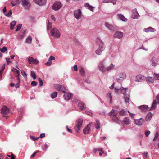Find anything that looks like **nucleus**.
I'll list each match as a JSON object with an SVG mask.
<instances>
[{
	"label": "nucleus",
	"mask_w": 159,
	"mask_h": 159,
	"mask_svg": "<svg viewBox=\"0 0 159 159\" xmlns=\"http://www.w3.org/2000/svg\"><path fill=\"white\" fill-rule=\"evenodd\" d=\"M96 42L99 44V46L95 52L97 55H100L101 54L102 52L105 49V47L103 42L100 39L97 38Z\"/></svg>",
	"instance_id": "nucleus-1"
},
{
	"label": "nucleus",
	"mask_w": 159,
	"mask_h": 159,
	"mask_svg": "<svg viewBox=\"0 0 159 159\" xmlns=\"http://www.w3.org/2000/svg\"><path fill=\"white\" fill-rule=\"evenodd\" d=\"M156 104L157 102L156 100H154L153 101V103L150 108L148 107V105H143L139 106V108L141 109L143 111H150L155 109L156 108Z\"/></svg>",
	"instance_id": "nucleus-2"
},
{
	"label": "nucleus",
	"mask_w": 159,
	"mask_h": 159,
	"mask_svg": "<svg viewBox=\"0 0 159 159\" xmlns=\"http://www.w3.org/2000/svg\"><path fill=\"white\" fill-rule=\"evenodd\" d=\"M50 33L51 36L55 38H59L61 34L59 30L55 27L51 29Z\"/></svg>",
	"instance_id": "nucleus-3"
},
{
	"label": "nucleus",
	"mask_w": 159,
	"mask_h": 159,
	"mask_svg": "<svg viewBox=\"0 0 159 159\" xmlns=\"http://www.w3.org/2000/svg\"><path fill=\"white\" fill-rule=\"evenodd\" d=\"M63 5L59 1H57L53 4L52 8L55 11H58L62 7Z\"/></svg>",
	"instance_id": "nucleus-4"
},
{
	"label": "nucleus",
	"mask_w": 159,
	"mask_h": 159,
	"mask_svg": "<svg viewBox=\"0 0 159 159\" xmlns=\"http://www.w3.org/2000/svg\"><path fill=\"white\" fill-rule=\"evenodd\" d=\"M12 71L15 73L16 76L17 77V79L18 81V83L16 84L15 86L16 88H17L19 87V84L20 83V79L19 78V76L20 75V73L19 71L16 68H13L12 69Z\"/></svg>",
	"instance_id": "nucleus-5"
},
{
	"label": "nucleus",
	"mask_w": 159,
	"mask_h": 159,
	"mask_svg": "<svg viewBox=\"0 0 159 159\" xmlns=\"http://www.w3.org/2000/svg\"><path fill=\"white\" fill-rule=\"evenodd\" d=\"M73 14L77 20L80 19L82 16L80 9L74 10L73 12Z\"/></svg>",
	"instance_id": "nucleus-6"
},
{
	"label": "nucleus",
	"mask_w": 159,
	"mask_h": 159,
	"mask_svg": "<svg viewBox=\"0 0 159 159\" xmlns=\"http://www.w3.org/2000/svg\"><path fill=\"white\" fill-rule=\"evenodd\" d=\"M30 1V0H22L21 5L25 9L28 10L31 6Z\"/></svg>",
	"instance_id": "nucleus-7"
},
{
	"label": "nucleus",
	"mask_w": 159,
	"mask_h": 159,
	"mask_svg": "<svg viewBox=\"0 0 159 159\" xmlns=\"http://www.w3.org/2000/svg\"><path fill=\"white\" fill-rule=\"evenodd\" d=\"M83 122V120L82 119H80L77 120V124L74 128L76 132H78L80 130L82 126Z\"/></svg>",
	"instance_id": "nucleus-8"
},
{
	"label": "nucleus",
	"mask_w": 159,
	"mask_h": 159,
	"mask_svg": "<svg viewBox=\"0 0 159 159\" xmlns=\"http://www.w3.org/2000/svg\"><path fill=\"white\" fill-rule=\"evenodd\" d=\"M54 87L57 90L63 93H65L66 91V89L65 87L59 84H55Z\"/></svg>",
	"instance_id": "nucleus-9"
},
{
	"label": "nucleus",
	"mask_w": 159,
	"mask_h": 159,
	"mask_svg": "<svg viewBox=\"0 0 159 159\" xmlns=\"http://www.w3.org/2000/svg\"><path fill=\"white\" fill-rule=\"evenodd\" d=\"M132 14L131 15V17L132 18L134 19L139 18L140 16L139 14L137 9L136 8L132 9L131 10Z\"/></svg>",
	"instance_id": "nucleus-10"
},
{
	"label": "nucleus",
	"mask_w": 159,
	"mask_h": 159,
	"mask_svg": "<svg viewBox=\"0 0 159 159\" xmlns=\"http://www.w3.org/2000/svg\"><path fill=\"white\" fill-rule=\"evenodd\" d=\"M146 77L139 74L136 77L135 81L138 82H141L145 80Z\"/></svg>",
	"instance_id": "nucleus-11"
},
{
	"label": "nucleus",
	"mask_w": 159,
	"mask_h": 159,
	"mask_svg": "<svg viewBox=\"0 0 159 159\" xmlns=\"http://www.w3.org/2000/svg\"><path fill=\"white\" fill-rule=\"evenodd\" d=\"M158 63V61L157 59L154 57H152L151 60L150 61V64L151 65L155 67L156 66Z\"/></svg>",
	"instance_id": "nucleus-12"
},
{
	"label": "nucleus",
	"mask_w": 159,
	"mask_h": 159,
	"mask_svg": "<svg viewBox=\"0 0 159 159\" xmlns=\"http://www.w3.org/2000/svg\"><path fill=\"white\" fill-rule=\"evenodd\" d=\"M123 35V33L120 31H116L114 34V37L115 38H117L119 39H121Z\"/></svg>",
	"instance_id": "nucleus-13"
},
{
	"label": "nucleus",
	"mask_w": 159,
	"mask_h": 159,
	"mask_svg": "<svg viewBox=\"0 0 159 159\" xmlns=\"http://www.w3.org/2000/svg\"><path fill=\"white\" fill-rule=\"evenodd\" d=\"M98 68L100 71L103 72L106 71V68L105 67V65L103 62H101L99 63Z\"/></svg>",
	"instance_id": "nucleus-14"
},
{
	"label": "nucleus",
	"mask_w": 159,
	"mask_h": 159,
	"mask_svg": "<svg viewBox=\"0 0 159 159\" xmlns=\"http://www.w3.org/2000/svg\"><path fill=\"white\" fill-rule=\"evenodd\" d=\"M34 1L38 5L42 6L46 4V0H34Z\"/></svg>",
	"instance_id": "nucleus-15"
},
{
	"label": "nucleus",
	"mask_w": 159,
	"mask_h": 159,
	"mask_svg": "<svg viewBox=\"0 0 159 159\" xmlns=\"http://www.w3.org/2000/svg\"><path fill=\"white\" fill-rule=\"evenodd\" d=\"M28 61L29 64H33L34 63L37 64L39 63V61L37 59H34L32 57H30L28 58Z\"/></svg>",
	"instance_id": "nucleus-16"
},
{
	"label": "nucleus",
	"mask_w": 159,
	"mask_h": 159,
	"mask_svg": "<svg viewBox=\"0 0 159 159\" xmlns=\"http://www.w3.org/2000/svg\"><path fill=\"white\" fill-rule=\"evenodd\" d=\"M9 112V110L8 108L3 106L1 110V114L2 115H6Z\"/></svg>",
	"instance_id": "nucleus-17"
},
{
	"label": "nucleus",
	"mask_w": 159,
	"mask_h": 159,
	"mask_svg": "<svg viewBox=\"0 0 159 159\" xmlns=\"http://www.w3.org/2000/svg\"><path fill=\"white\" fill-rule=\"evenodd\" d=\"M144 121L143 119L141 118L139 119H135L134 120L135 123L136 125L140 126L142 125Z\"/></svg>",
	"instance_id": "nucleus-18"
},
{
	"label": "nucleus",
	"mask_w": 159,
	"mask_h": 159,
	"mask_svg": "<svg viewBox=\"0 0 159 159\" xmlns=\"http://www.w3.org/2000/svg\"><path fill=\"white\" fill-rule=\"evenodd\" d=\"M115 91L116 92H117V91H120L121 93L123 94H125L126 93V89L125 88H117L116 87H115Z\"/></svg>",
	"instance_id": "nucleus-19"
},
{
	"label": "nucleus",
	"mask_w": 159,
	"mask_h": 159,
	"mask_svg": "<svg viewBox=\"0 0 159 159\" xmlns=\"http://www.w3.org/2000/svg\"><path fill=\"white\" fill-rule=\"evenodd\" d=\"M105 26L109 30L111 31H114L116 29V27L115 26L110 25L107 22L105 23Z\"/></svg>",
	"instance_id": "nucleus-20"
},
{
	"label": "nucleus",
	"mask_w": 159,
	"mask_h": 159,
	"mask_svg": "<svg viewBox=\"0 0 159 159\" xmlns=\"http://www.w3.org/2000/svg\"><path fill=\"white\" fill-rule=\"evenodd\" d=\"M90 125L88 124L83 130V133L85 134H88L90 131Z\"/></svg>",
	"instance_id": "nucleus-21"
},
{
	"label": "nucleus",
	"mask_w": 159,
	"mask_h": 159,
	"mask_svg": "<svg viewBox=\"0 0 159 159\" xmlns=\"http://www.w3.org/2000/svg\"><path fill=\"white\" fill-rule=\"evenodd\" d=\"M78 105L79 108L81 110H83L85 107L86 105L83 102L80 101L79 102Z\"/></svg>",
	"instance_id": "nucleus-22"
},
{
	"label": "nucleus",
	"mask_w": 159,
	"mask_h": 159,
	"mask_svg": "<svg viewBox=\"0 0 159 159\" xmlns=\"http://www.w3.org/2000/svg\"><path fill=\"white\" fill-rule=\"evenodd\" d=\"M71 94L68 93H65L63 95L64 98L67 100H70L71 98Z\"/></svg>",
	"instance_id": "nucleus-23"
},
{
	"label": "nucleus",
	"mask_w": 159,
	"mask_h": 159,
	"mask_svg": "<svg viewBox=\"0 0 159 159\" xmlns=\"http://www.w3.org/2000/svg\"><path fill=\"white\" fill-rule=\"evenodd\" d=\"M143 31L145 32H148L149 31L152 32H154L156 31V29L152 27H149L147 28H145L143 30Z\"/></svg>",
	"instance_id": "nucleus-24"
},
{
	"label": "nucleus",
	"mask_w": 159,
	"mask_h": 159,
	"mask_svg": "<svg viewBox=\"0 0 159 159\" xmlns=\"http://www.w3.org/2000/svg\"><path fill=\"white\" fill-rule=\"evenodd\" d=\"M123 122L126 125H128L130 124L131 120L128 117H125L123 119Z\"/></svg>",
	"instance_id": "nucleus-25"
},
{
	"label": "nucleus",
	"mask_w": 159,
	"mask_h": 159,
	"mask_svg": "<svg viewBox=\"0 0 159 159\" xmlns=\"http://www.w3.org/2000/svg\"><path fill=\"white\" fill-rule=\"evenodd\" d=\"M25 31L24 30L18 35L17 39L18 40H21L24 37L25 34Z\"/></svg>",
	"instance_id": "nucleus-26"
},
{
	"label": "nucleus",
	"mask_w": 159,
	"mask_h": 159,
	"mask_svg": "<svg viewBox=\"0 0 159 159\" xmlns=\"http://www.w3.org/2000/svg\"><path fill=\"white\" fill-rule=\"evenodd\" d=\"M118 111L116 110L113 109L110 112L109 115L111 116H116L118 113Z\"/></svg>",
	"instance_id": "nucleus-27"
},
{
	"label": "nucleus",
	"mask_w": 159,
	"mask_h": 159,
	"mask_svg": "<svg viewBox=\"0 0 159 159\" xmlns=\"http://www.w3.org/2000/svg\"><path fill=\"white\" fill-rule=\"evenodd\" d=\"M154 79L155 78H153L152 77H146L145 80H146L147 82L149 84H151L153 83L154 82Z\"/></svg>",
	"instance_id": "nucleus-28"
},
{
	"label": "nucleus",
	"mask_w": 159,
	"mask_h": 159,
	"mask_svg": "<svg viewBox=\"0 0 159 159\" xmlns=\"http://www.w3.org/2000/svg\"><path fill=\"white\" fill-rule=\"evenodd\" d=\"M79 70L80 75L83 76H84L85 75V71L84 69L82 67H80L79 68Z\"/></svg>",
	"instance_id": "nucleus-29"
},
{
	"label": "nucleus",
	"mask_w": 159,
	"mask_h": 159,
	"mask_svg": "<svg viewBox=\"0 0 159 159\" xmlns=\"http://www.w3.org/2000/svg\"><path fill=\"white\" fill-rule=\"evenodd\" d=\"M84 6L85 7H87L91 11H93V9L94 7L90 5L88 3H86L85 4Z\"/></svg>",
	"instance_id": "nucleus-30"
},
{
	"label": "nucleus",
	"mask_w": 159,
	"mask_h": 159,
	"mask_svg": "<svg viewBox=\"0 0 159 159\" xmlns=\"http://www.w3.org/2000/svg\"><path fill=\"white\" fill-rule=\"evenodd\" d=\"M118 16L119 18L122 20L124 22H126L127 21L128 19L125 17L122 14H119Z\"/></svg>",
	"instance_id": "nucleus-31"
},
{
	"label": "nucleus",
	"mask_w": 159,
	"mask_h": 159,
	"mask_svg": "<svg viewBox=\"0 0 159 159\" xmlns=\"http://www.w3.org/2000/svg\"><path fill=\"white\" fill-rule=\"evenodd\" d=\"M115 67V65L112 64H111L110 65L107 67L106 69V71H108L110 70L113 69Z\"/></svg>",
	"instance_id": "nucleus-32"
},
{
	"label": "nucleus",
	"mask_w": 159,
	"mask_h": 159,
	"mask_svg": "<svg viewBox=\"0 0 159 159\" xmlns=\"http://www.w3.org/2000/svg\"><path fill=\"white\" fill-rule=\"evenodd\" d=\"M4 68L5 66H0V79H2V75Z\"/></svg>",
	"instance_id": "nucleus-33"
},
{
	"label": "nucleus",
	"mask_w": 159,
	"mask_h": 159,
	"mask_svg": "<svg viewBox=\"0 0 159 159\" xmlns=\"http://www.w3.org/2000/svg\"><path fill=\"white\" fill-rule=\"evenodd\" d=\"M119 76L120 78H121L123 79H125L126 78V74L125 72H121L119 75Z\"/></svg>",
	"instance_id": "nucleus-34"
},
{
	"label": "nucleus",
	"mask_w": 159,
	"mask_h": 159,
	"mask_svg": "<svg viewBox=\"0 0 159 159\" xmlns=\"http://www.w3.org/2000/svg\"><path fill=\"white\" fill-rule=\"evenodd\" d=\"M152 116V114L150 112L148 113L146 118V120L147 121H149Z\"/></svg>",
	"instance_id": "nucleus-35"
},
{
	"label": "nucleus",
	"mask_w": 159,
	"mask_h": 159,
	"mask_svg": "<svg viewBox=\"0 0 159 159\" xmlns=\"http://www.w3.org/2000/svg\"><path fill=\"white\" fill-rule=\"evenodd\" d=\"M129 96L128 94H125L124 96V98L125 102L126 103H128L129 101Z\"/></svg>",
	"instance_id": "nucleus-36"
},
{
	"label": "nucleus",
	"mask_w": 159,
	"mask_h": 159,
	"mask_svg": "<svg viewBox=\"0 0 159 159\" xmlns=\"http://www.w3.org/2000/svg\"><path fill=\"white\" fill-rule=\"evenodd\" d=\"M96 121L95 127L96 129H98L100 128V123L98 120H96Z\"/></svg>",
	"instance_id": "nucleus-37"
},
{
	"label": "nucleus",
	"mask_w": 159,
	"mask_h": 159,
	"mask_svg": "<svg viewBox=\"0 0 159 159\" xmlns=\"http://www.w3.org/2000/svg\"><path fill=\"white\" fill-rule=\"evenodd\" d=\"M111 119L112 120L114 121L116 123H119V119L116 116H113L111 117Z\"/></svg>",
	"instance_id": "nucleus-38"
},
{
	"label": "nucleus",
	"mask_w": 159,
	"mask_h": 159,
	"mask_svg": "<svg viewBox=\"0 0 159 159\" xmlns=\"http://www.w3.org/2000/svg\"><path fill=\"white\" fill-rule=\"evenodd\" d=\"M16 21H12L10 23V29L11 30H12L13 29L14 26H15L16 24Z\"/></svg>",
	"instance_id": "nucleus-39"
},
{
	"label": "nucleus",
	"mask_w": 159,
	"mask_h": 159,
	"mask_svg": "<svg viewBox=\"0 0 159 159\" xmlns=\"http://www.w3.org/2000/svg\"><path fill=\"white\" fill-rule=\"evenodd\" d=\"M12 14V11L11 10H10L7 13H5L4 15L8 17H10Z\"/></svg>",
	"instance_id": "nucleus-40"
},
{
	"label": "nucleus",
	"mask_w": 159,
	"mask_h": 159,
	"mask_svg": "<svg viewBox=\"0 0 159 159\" xmlns=\"http://www.w3.org/2000/svg\"><path fill=\"white\" fill-rule=\"evenodd\" d=\"M32 40V39L31 37L29 36L26 39V43L28 44H30L31 43Z\"/></svg>",
	"instance_id": "nucleus-41"
},
{
	"label": "nucleus",
	"mask_w": 159,
	"mask_h": 159,
	"mask_svg": "<svg viewBox=\"0 0 159 159\" xmlns=\"http://www.w3.org/2000/svg\"><path fill=\"white\" fill-rule=\"evenodd\" d=\"M57 92H53L51 94V98H55L57 96Z\"/></svg>",
	"instance_id": "nucleus-42"
},
{
	"label": "nucleus",
	"mask_w": 159,
	"mask_h": 159,
	"mask_svg": "<svg viewBox=\"0 0 159 159\" xmlns=\"http://www.w3.org/2000/svg\"><path fill=\"white\" fill-rule=\"evenodd\" d=\"M107 97L110 99V102L111 103L112 101V97L111 94L110 93H108L107 94Z\"/></svg>",
	"instance_id": "nucleus-43"
},
{
	"label": "nucleus",
	"mask_w": 159,
	"mask_h": 159,
	"mask_svg": "<svg viewBox=\"0 0 159 159\" xmlns=\"http://www.w3.org/2000/svg\"><path fill=\"white\" fill-rule=\"evenodd\" d=\"M31 75L34 80L36 79V77L34 71H31Z\"/></svg>",
	"instance_id": "nucleus-44"
},
{
	"label": "nucleus",
	"mask_w": 159,
	"mask_h": 159,
	"mask_svg": "<svg viewBox=\"0 0 159 159\" xmlns=\"http://www.w3.org/2000/svg\"><path fill=\"white\" fill-rule=\"evenodd\" d=\"M52 26V23L51 22H48L47 26V28L48 30H49L51 28Z\"/></svg>",
	"instance_id": "nucleus-45"
},
{
	"label": "nucleus",
	"mask_w": 159,
	"mask_h": 159,
	"mask_svg": "<svg viewBox=\"0 0 159 159\" xmlns=\"http://www.w3.org/2000/svg\"><path fill=\"white\" fill-rule=\"evenodd\" d=\"M158 136V133L157 132H156L155 134V137L154 138L153 140L154 141H156L157 139Z\"/></svg>",
	"instance_id": "nucleus-46"
},
{
	"label": "nucleus",
	"mask_w": 159,
	"mask_h": 159,
	"mask_svg": "<svg viewBox=\"0 0 159 159\" xmlns=\"http://www.w3.org/2000/svg\"><path fill=\"white\" fill-rule=\"evenodd\" d=\"M22 24H18L17 26V28L16 29V31H18L19 30L21 27V26H22Z\"/></svg>",
	"instance_id": "nucleus-47"
},
{
	"label": "nucleus",
	"mask_w": 159,
	"mask_h": 159,
	"mask_svg": "<svg viewBox=\"0 0 159 159\" xmlns=\"http://www.w3.org/2000/svg\"><path fill=\"white\" fill-rule=\"evenodd\" d=\"M7 51V48L6 47H5V46L3 47L1 49V51L3 53H4Z\"/></svg>",
	"instance_id": "nucleus-48"
},
{
	"label": "nucleus",
	"mask_w": 159,
	"mask_h": 159,
	"mask_svg": "<svg viewBox=\"0 0 159 159\" xmlns=\"http://www.w3.org/2000/svg\"><path fill=\"white\" fill-rule=\"evenodd\" d=\"M39 84L40 86H42L43 85V83L41 79L39 78L38 79Z\"/></svg>",
	"instance_id": "nucleus-49"
},
{
	"label": "nucleus",
	"mask_w": 159,
	"mask_h": 159,
	"mask_svg": "<svg viewBox=\"0 0 159 159\" xmlns=\"http://www.w3.org/2000/svg\"><path fill=\"white\" fill-rule=\"evenodd\" d=\"M85 112L87 115L91 116H93V114L90 111H85Z\"/></svg>",
	"instance_id": "nucleus-50"
},
{
	"label": "nucleus",
	"mask_w": 159,
	"mask_h": 159,
	"mask_svg": "<svg viewBox=\"0 0 159 159\" xmlns=\"http://www.w3.org/2000/svg\"><path fill=\"white\" fill-rule=\"evenodd\" d=\"M102 148H94L93 149V151L94 152H96L97 151H101L102 152Z\"/></svg>",
	"instance_id": "nucleus-51"
},
{
	"label": "nucleus",
	"mask_w": 159,
	"mask_h": 159,
	"mask_svg": "<svg viewBox=\"0 0 159 159\" xmlns=\"http://www.w3.org/2000/svg\"><path fill=\"white\" fill-rule=\"evenodd\" d=\"M155 76L154 78L155 79H157L159 80V73L157 74L155 73H154Z\"/></svg>",
	"instance_id": "nucleus-52"
},
{
	"label": "nucleus",
	"mask_w": 159,
	"mask_h": 159,
	"mask_svg": "<svg viewBox=\"0 0 159 159\" xmlns=\"http://www.w3.org/2000/svg\"><path fill=\"white\" fill-rule=\"evenodd\" d=\"M125 111L124 109H122L119 112V114L120 115H123L125 114Z\"/></svg>",
	"instance_id": "nucleus-53"
},
{
	"label": "nucleus",
	"mask_w": 159,
	"mask_h": 159,
	"mask_svg": "<svg viewBox=\"0 0 159 159\" xmlns=\"http://www.w3.org/2000/svg\"><path fill=\"white\" fill-rule=\"evenodd\" d=\"M7 156L9 157H11V159H15V156L12 153H11V155H8Z\"/></svg>",
	"instance_id": "nucleus-54"
},
{
	"label": "nucleus",
	"mask_w": 159,
	"mask_h": 159,
	"mask_svg": "<svg viewBox=\"0 0 159 159\" xmlns=\"http://www.w3.org/2000/svg\"><path fill=\"white\" fill-rule=\"evenodd\" d=\"M150 133V132L149 131H146L145 132V134L146 137H148Z\"/></svg>",
	"instance_id": "nucleus-55"
},
{
	"label": "nucleus",
	"mask_w": 159,
	"mask_h": 159,
	"mask_svg": "<svg viewBox=\"0 0 159 159\" xmlns=\"http://www.w3.org/2000/svg\"><path fill=\"white\" fill-rule=\"evenodd\" d=\"M37 84V82L35 81H33L31 83L32 86H36Z\"/></svg>",
	"instance_id": "nucleus-56"
},
{
	"label": "nucleus",
	"mask_w": 159,
	"mask_h": 159,
	"mask_svg": "<svg viewBox=\"0 0 159 159\" xmlns=\"http://www.w3.org/2000/svg\"><path fill=\"white\" fill-rule=\"evenodd\" d=\"M21 74L25 78L26 77H27V74L25 71H22Z\"/></svg>",
	"instance_id": "nucleus-57"
},
{
	"label": "nucleus",
	"mask_w": 159,
	"mask_h": 159,
	"mask_svg": "<svg viewBox=\"0 0 159 159\" xmlns=\"http://www.w3.org/2000/svg\"><path fill=\"white\" fill-rule=\"evenodd\" d=\"M55 59V58L54 56H50L49 58L48 61H50L51 60H53Z\"/></svg>",
	"instance_id": "nucleus-58"
},
{
	"label": "nucleus",
	"mask_w": 159,
	"mask_h": 159,
	"mask_svg": "<svg viewBox=\"0 0 159 159\" xmlns=\"http://www.w3.org/2000/svg\"><path fill=\"white\" fill-rule=\"evenodd\" d=\"M52 62L50 61H49L48 62H46L45 63V64L46 66H48L51 65L52 64Z\"/></svg>",
	"instance_id": "nucleus-59"
},
{
	"label": "nucleus",
	"mask_w": 159,
	"mask_h": 159,
	"mask_svg": "<svg viewBox=\"0 0 159 159\" xmlns=\"http://www.w3.org/2000/svg\"><path fill=\"white\" fill-rule=\"evenodd\" d=\"M111 1V0H104L103 1V3H109Z\"/></svg>",
	"instance_id": "nucleus-60"
},
{
	"label": "nucleus",
	"mask_w": 159,
	"mask_h": 159,
	"mask_svg": "<svg viewBox=\"0 0 159 159\" xmlns=\"http://www.w3.org/2000/svg\"><path fill=\"white\" fill-rule=\"evenodd\" d=\"M74 70L75 71H77L78 70L77 66L76 65H75L74 66Z\"/></svg>",
	"instance_id": "nucleus-61"
},
{
	"label": "nucleus",
	"mask_w": 159,
	"mask_h": 159,
	"mask_svg": "<svg viewBox=\"0 0 159 159\" xmlns=\"http://www.w3.org/2000/svg\"><path fill=\"white\" fill-rule=\"evenodd\" d=\"M45 136V134L44 133H42L40 135V138H42L44 137Z\"/></svg>",
	"instance_id": "nucleus-62"
},
{
	"label": "nucleus",
	"mask_w": 159,
	"mask_h": 159,
	"mask_svg": "<svg viewBox=\"0 0 159 159\" xmlns=\"http://www.w3.org/2000/svg\"><path fill=\"white\" fill-rule=\"evenodd\" d=\"M51 19L54 20V21H55L56 19L55 18L54 16L53 15H52L51 16Z\"/></svg>",
	"instance_id": "nucleus-63"
},
{
	"label": "nucleus",
	"mask_w": 159,
	"mask_h": 159,
	"mask_svg": "<svg viewBox=\"0 0 159 159\" xmlns=\"http://www.w3.org/2000/svg\"><path fill=\"white\" fill-rule=\"evenodd\" d=\"M156 98L158 102L159 103V94L157 95Z\"/></svg>",
	"instance_id": "nucleus-64"
}]
</instances>
